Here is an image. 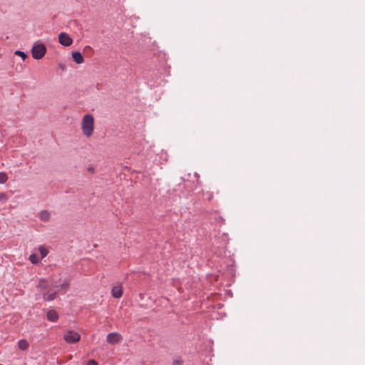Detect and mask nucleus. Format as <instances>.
<instances>
[{
    "instance_id": "obj_1",
    "label": "nucleus",
    "mask_w": 365,
    "mask_h": 365,
    "mask_svg": "<svg viewBox=\"0 0 365 365\" xmlns=\"http://www.w3.org/2000/svg\"><path fill=\"white\" fill-rule=\"evenodd\" d=\"M81 130L83 134L87 137H91L94 131V118L91 114L83 115L81 123Z\"/></svg>"
},
{
    "instance_id": "obj_2",
    "label": "nucleus",
    "mask_w": 365,
    "mask_h": 365,
    "mask_svg": "<svg viewBox=\"0 0 365 365\" xmlns=\"http://www.w3.org/2000/svg\"><path fill=\"white\" fill-rule=\"evenodd\" d=\"M31 51L32 57L34 59L40 60L45 56L46 53V47L42 43L36 42L34 43Z\"/></svg>"
},
{
    "instance_id": "obj_3",
    "label": "nucleus",
    "mask_w": 365,
    "mask_h": 365,
    "mask_svg": "<svg viewBox=\"0 0 365 365\" xmlns=\"http://www.w3.org/2000/svg\"><path fill=\"white\" fill-rule=\"evenodd\" d=\"M63 339L68 344H74L80 341V334L74 331L69 330L63 335Z\"/></svg>"
},
{
    "instance_id": "obj_4",
    "label": "nucleus",
    "mask_w": 365,
    "mask_h": 365,
    "mask_svg": "<svg viewBox=\"0 0 365 365\" xmlns=\"http://www.w3.org/2000/svg\"><path fill=\"white\" fill-rule=\"evenodd\" d=\"M58 41L61 45L64 46H69L73 43L72 38L65 32H61L59 34Z\"/></svg>"
},
{
    "instance_id": "obj_5",
    "label": "nucleus",
    "mask_w": 365,
    "mask_h": 365,
    "mask_svg": "<svg viewBox=\"0 0 365 365\" xmlns=\"http://www.w3.org/2000/svg\"><path fill=\"white\" fill-rule=\"evenodd\" d=\"M106 340L109 344H116L122 340V336L117 332H112L107 335Z\"/></svg>"
},
{
    "instance_id": "obj_6",
    "label": "nucleus",
    "mask_w": 365,
    "mask_h": 365,
    "mask_svg": "<svg viewBox=\"0 0 365 365\" xmlns=\"http://www.w3.org/2000/svg\"><path fill=\"white\" fill-rule=\"evenodd\" d=\"M56 297V291L50 289L48 292H44L43 293V298L45 301H51L53 300Z\"/></svg>"
},
{
    "instance_id": "obj_7",
    "label": "nucleus",
    "mask_w": 365,
    "mask_h": 365,
    "mask_svg": "<svg viewBox=\"0 0 365 365\" xmlns=\"http://www.w3.org/2000/svg\"><path fill=\"white\" fill-rule=\"evenodd\" d=\"M112 296L114 298L118 299L122 297L123 294V290L121 286H115L112 288L111 290Z\"/></svg>"
},
{
    "instance_id": "obj_8",
    "label": "nucleus",
    "mask_w": 365,
    "mask_h": 365,
    "mask_svg": "<svg viewBox=\"0 0 365 365\" xmlns=\"http://www.w3.org/2000/svg\"><path fill=\"white\" fill-rule=\"evenodd\" d=\"M38 217L41 221L48 222L51 218V212L48 210H41L38 214Z\"/></svg>"
},
{
    "instance_id": "obj_9",
    "label": "nucleus",
    "mask_w": 365,
    "mask_h": 365,
    "mask_svg": "<svg viewBox=\"0 0 365 365\" xmlns=\"http://www.w3.org/2000/svg\"><path fill=\"white\" fill-rule=\"evenodd\" d=\"M46 317L51 322H56L58 319V315L55 310H49L47 312Z\"/></svg>"
},
{
    "instance_id": "obj_10",
    "label": "nucleus",
    "mask_w": 365,
    "mask_h": 365,
    "mask_svg": "<svg viewBox=\"0 0 365 365\" xmlns=\"http://www.w3.org/2000/svg\"><path fill=\"white\" fill-rule=\"evenodd\" d=\"M18 348L21 351H26L29 347V343L26 339H21L17 343Z\"/></svg>"
},
{
    "instance_id": "obj_11",
    "label": "nucleus",
    "mask_w": 365,
    "mask_h": 365,
    "mask_svg": "<svg viewBox=\"0 0 365 365\" xmlns=\"http://www.w3.org/2000/svg\"><path fill=\"white\" fill-rule=\"evenodd\" d=\"M72 57H73V61L76 63L81 64V63H83V57L80 52H78V51L73 52L72 53Z\"/></svg>"
},
{
    "instance_id": "obj_12",
    "label": "nucleus",
    "mask_w": 365,
    "mask_h": 365,
    "mask_svg": "<svg viewBox=\"0 0 365 365\" xmlns=\"http://www.w3.org/2000/svg\"><path fill=\"white\" fill-rule=\"evenodd\" d=\"M37 287L40 289L41 291L43 293L44 290L48 288V283L45 279H41L38 282Z\"/></svg>"
},
{
    "instance_id": "obj_13",
    "label": "nucleus",
    "mask_w": 365,
    "mask_h": 365,
    "mask_svg": "<svg viewBox=\"0 0 365 365\" xmlns=\"http://www.w3.org/2000/svg\"><path fill=\"white\" fill-rule=\"evenodd\" d=\"M29 260L31 261V262L32 264H38L39 262V259L36 254H31L29 256Z\"/></svg>"
},
{
    "instance_id": "obj_14",
    "label": "nucleus",
    "mask_w": 365,
    "mask_h": 365,
    "mask_svg": "<svg viewBox=\"0 0 365 365\" xmlns=\"http://www.w3.org/2000/svg\"><path fill=\"white\" fill-rule=\"evenodd\" d=\"M38 251L41 255V258L45 257L48 253V250L43 246L39 247Z\"/></svg>"
},
{
    "instance_id": "obj_15",
    "label": "nucleus",
    "mask_w": 365,
    "mask_h": 365,
    "mask_svg": "<svg viewBox=\"0 0 365 365\" xmlns=\"http://www.w3.org/2000/svg\"><path fill=\"white\" fill-rule=\"evenodd\" d=\"M8 178L5 173H0V183H4Z\"/></svg>"
},
{
    "instance_id": "obj_16",
    "label": "nucleus",
    "mask_w": 365,
    "mask_h": 365,
    "mask_svg": "<svg viewBox=\"0 0 365 365\" xmlns=\"http://www.w3.org/2000/svg\"><path fill=\"white\" fill-rule=\"evenodd\" d=\"M14 54L16 56H21L23 58V60H25L26 58V57H27L26 54L24 52L21 51H15Z\"/></svg>"
},
{
    "instance_id": "obj_17",
    "label": "nucleus",
    "mask_w": 365,
    "mask_h": 365,
    "mask_svg": "<svg viewBox=\"0 0 365 365\" xmlns=\"http://www.w3.org/2000/svg\"><path fill=\"white\" fill-rule=\"evenodd\" d=\"M7 197L4 193H0V204H4L6 202Z\"/></svg>"
},
{
    "instance_id": "obj_18",
    "label": "nucleus",
    "mask_w": 365,
    "mask_h": 365,
    "mask_svg": "<svg viewBox=\"0 0 365 365\" xmlns=\"http://www.w3.org/2000/svg\"><path fill=\"white\" fill-rule=\"evenodd\" d=\"M68 287V282H65L59 286H56V287H60L61 289H66Z\"/></svg>"
},
{
    "instance_id": "obj_19",
    "label": "nucleus",
    "mask_w": 365,
    "mask_h": 365,
    "mask_svg": "<svg viewBox=\"0 0 365 365\" xmlns=\"http://www.w3.org/2000/svg\"><path fill=\"white\" fill-rule=\"evenodd\" d=\"M86 365H98V363L95 360L91 359L87 362Z\"/></svg>"
},
{
    "instance_id": "obj_20",
    "label": "nucleus",
    "mask_w": 365,
    "mask_h": 365,
    "mask_svg": "<svg viewBox=\"0 0 365 365\" xmlns=\"http://www.w3.org/2000/svg\"><path fill=\"white\" fill-rule=\"evenodd\" d=\"M59 67H60L61 69H63V70L65 68L64 65H62V64H59Z\"/></svg>"
},
{
    "instance_id": "obj_21",
    "label": "nucleus",
    "mask_w": 365,
    "mask_h": 365,
    "mask_svg": "<svg viewBox=\"0 0 365 365\" xmlns=\"http://www.w3.org/2000/svg\"><path fill=\"white\" fill-rule=\"evenodd\" d=\"M178 362H175V365H178Z\"/></svg>"
},
{
    "instance_id": "obj_22",
    "label": "nucleus",
    "mask_w": 365,
    "mask_h": 365,
    "mask_svg": "<svg viewBox=\"0 0 365 365\" xmlns=\"http://www.w3.org/2000/svg\"><path fill=\"white\" fill-rule=\"evenodd\" d=\"M0 365H2V364H0Z\"/></svg>"
}]
</instances>
